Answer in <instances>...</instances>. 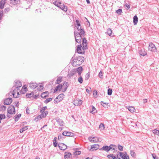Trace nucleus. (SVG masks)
<instances>
[{
    "instance_id": "a18cd8bd",
    "label": "nucleus",
    "mask_w": 159,
    "mask_h": 159,
    "mask_svg": "<svg viewBox=\"0 0 159 159\" xmlns=\"http://www.w3.org/2000/svg\"><path fill=\"white\" fill-rule=\"evenodd\" d=\"M67 82H65L64 83V84L63 85V86L65 87V88L64 89V91H66L67 89Z\"/></svg>"
},
{
    "instance_id": "2eb2a0df",
    "label": "nucleus",
    "mask_w": 159,
    "mask_h": 159,
    "mask_svg": "<svg viewBox=\"0 0 159 159\" xmlns=\"http://www.w3.org/2000/svg\"><path fill=\"white\" fill-rule=\"evenodd\" d=\"M77 27L78 30L79 31L78 33L82 35H84L85 33L84 29L82 28L81 26H78Z\"/></svg>"
},
{
    "instance_id": "20e7f679",
    "label": "nucleus",
    "mask_w": 159,
    "mask_h": 159,
    "mask_svg": "<svg viewBox=\"0 0 159 159\" xmlns=\"http://www.w3.org/2000/svg\"><path fill=\"white\" fill-rule=\"evenodd\" d=\"M74 34L76 42L80 43L81 41L82 37L83 36L80 34L78 33V32H74Z\"/></svg>"
},
{
    "instance_id": "ddd939ff",
    "label": "nucleus",
    "mask_w": 159,
    "mask_h": 159,
    "mask_svg": "<svg viewBox=\"0 0 159 159\" xmlns=\"http://www.w3.org/2000/svg\"><path fill=\"white\" fill-rule=\"evenodd\" d=\"M62 134L64 136L70 137L74 136V134L72 132L67 131H64L63 132Z\"/></svg>"
},
{
    "instance_id": "72a5a7b5",
    "label": "nucleus",
    "mask_w": 159,
    "mask_h": 159,
    "mask_svg": "<svg viewBox=\"0 0 159 159\" xmlns=\"http://www.w3.org/2000/svg\"><path fill=\"white\" fill-rule=\"evenodd\" d=\"M34 95L33 93H27L26 95V97L27 98H30L32 97Z\"/></svg>"
},
{
    "instance_id": "69168bd1",
    "label": "nucleus",
    "mask_w": 159,
    "mask_h": 159,
    "mask_svg": "<svg viewBox=\"0 0 159 159\" xmlns=\"http://www.w3.org/2000/svg\"><path fill=\"white\" fill-rule=\"evenodd\" d=\"M10 9L9 8L7 7L4 9V11L5 13H7V12H8L9 11Z\"/></svg>"
},
{
    "instance_id": "7c9ffc66",
    "label": "nucleus",
    "mask_w": 159,
    "mask_h": 159,
    "mask_svg": "<svg viewBox=\"0 0 159 159\" xmlns=\"http://www.w3.org/2000/svg\"><path fill=\"white\" fill-rule=\"evenodd\" d=\"M101 104L102 105V106L104 107H108V103L107 102H103L101 101Z\"/></svg>"
},
{
    "instance_id": "7ed1b4c3",
    "label": "nucleus",
    "mask_w": 159,
    "mask_h": 159,
    "mask_svg": "<svg viewBox=\"0 0 159 159\" xmlns=\"http://www.w3.org/2000/svg\"><path fill=\"white\" fill-rule=\"evenodd\" d=\"M116 146L115 145H111L109 146H104L102 148L100 149V150H104L107 152H108L110 150H114V152L115 150Z\"/></svg>"
},
{
    "instance_id": "4be33fe9",
    "label": "nucleus",
    "mask_w": 159,
    "mask_h": 159,
    "mask_svg": "<svg viewBox=\"0 0 159 159\" xmlns=\"http://www.w3.org/2000/svg\"><path fill=\"white\" fill-rule=\"evenodd\" d=\"M53 4L56 6H57L58 7H60L61 6V3L59 1H56L54 2Z\"/></svg>"
},
{
    "instance_id": "2f4dec72",
    "label": "nucleus",
    "mask_w": 159,
    "mask_h": 159,
    "mask_svg": "<svg viewBox=\"0 0 159 159\" xmlns=\"http://www.w3.org/2000/svg\"><path fill=\"white\" fill-rule=\"evenodd\" d=\"M28 126H25L20 129V132L22 133L23 131L27 130L28 129Z\"/></svg>"
},
{
    "instance_id": "1a4fd4ad",
    "label": "nucleus",
    "mask_w": 159,
    "mask_h": 159,
    "mask_svg": "<svg viewBox=\"0 0 159 159\" xmlns=\"http://www.w3.org/2000/svg\"><path fill=\"white\" fill-rule=\"evenodd\" d=\"M82 103V101L79 99H75L74 101V104L76 106H79Z\"/></svg>"
},
{
    "instance_id": "bf43d9fd",
    "label": "nucleus",
    "mask_w": 159,
    "mask_h": 159,
    "mask_svg": "<svg viewBox=\"0 0 159 159\" xmlns=\"http://www.w3.org/2000/svg\"><path fill=\"white\" fill-rule=\"evenodd\" d=\"M152 156L154 159H158V158L157 157L156 155L152 154Z\"/></svg>"
},
{
    "instance_id": "6e6d98bb",
    "label": "nucleus",
    "mask_w": 159,
    "mask_h": 159,
    "mask_svg": "<svg viewBox=\"0 0 159 159\" xmlns=\"http://www.w3.org/2000/svg\"><path fill=\"white\" fill-rule=\"evenodd\" d=\"M81 153V152L80 151H75L74 152V154L75 155H79Z\"/></svg>"
},
{
    "instance_id": "412c9836",
    "label": "nucleus",
    "mask_w": 159,
    "mask_h": 159,
    "mask_svg": "<svg viewBox=\"0 0 159 159\" xmlns=\"http://www.w3.org/2000/svg\"><path fill=\"white\" fill-rule=\"evenodd\" d=\"M64 95L63 93L59 94L57 97L58 98V102L61 101L64 97Z\"/></svg>"
},
{
    "instance_id": "393cba45",
    "label": "nucleus",
    "mask_w": 159,
    "mask_h": 159,
    "mask_svg": "<svg viewBox=\"0 0 159 159\" xmlns=\"http://www.w3.org/2000/svg\"><path fill=\"white\" fill-rule=\"evenodd\" d=\"M139 53L141 55L143 56H144L147 54L146 52L144 49L140 50L139 51Z\"/></svg>"
},
{
    "instance_id": "f704fd0d",
    "label": "nucleus",
    "mask_w": 159,
    "mask_h": 159,
    "mask_svg": "<svg viewBox=\"0 0 159 159\" xmlns=\"http://www.w3.org/2000/svg\"><path fill=\"white\" fill-rule=\"evenodd\" d=\"M122 154V152H118L117 153L116 159H120L119 157H121Z\"/></svg>"
},
{
    "instance_id": "aec40b11",
    "label": "nucleus",
    "mask_w": 159,
    "mask_h": 159,
    "mask_svg": "<svg viewBox=\"0 0 159 159\" xmlns=\"http://www.w3.org/2000/svg\"><path fill=\"white\" fill-rule=\"evenodd\" d=\"M56 121L57 123L60 126H63L64 124V122L61 120L60 119H56Z\"/></svg>"
},
{
    "instance_id": "bb28decb",
    "label": "nucleus",
    "mask_w": 159,
    "mask_h": 159,
    "mask_svg": "<svg viewBox=\"0 0 159 159\" xmlns=\"http://www.w3.org/2000/svg\"><path fill=\"white\" fill-rule=\"evenodd\" d=\"M19 2V0H11L10 3L14 5L17 4Z\"/></svg>"
},
{
    "instance_id": "680f3d73",
    "label": "nucleus",
    "mask_w": 159,
    "mask_h": 159,
    "mask_svg": "<svg viewBox=\"0 0 159 159\" xmlns=\"http://www.w3.org/2000/svg\"><path fill=\"white\" fill-rule=\"evenodd\" d=\"M130 154H131V155L132 157H134L135 156V152L133 151H131Z\"/></svg>"
},
{
    "instance_id": "c9c22d12",
    "label": "nucleus",
    "mask_w": 159,
    "mask_h": 159,
    "mask_svg": "<svg viewBox=\"0 0 159 159\" xmlns=\"http://www.w3.org/2000/svg\"><path fill=\"white\" fill-rule=\"evenodd\" d=\"M62 77H60L58 78L57 80L56 81V83L59 84L61 81Z\"/></svg>"
},
{
    "instance_id": "79ce46f5",
    "label": "nucleus",
    "mask_w": 159,
    "mask_h": 159,
    "mask_svg": "<svg viewBox=\"0 0 159 159\" xmlns=\"http://www.w3.org/2000/svg\"><path fill=\"white\" fill-rule=\"evenodd\" d=\"M80 76V77H79V78L78 79V81L80 84H81L82 83L83 81V79H82V77L81 76V75H80V76Z\"/></svg>"
},
{
    "instance_id": "6e6552de",
    "label": "nucleus",
    "mask_w": 159,
    "mask_h": 159,
    "mask_svg": "<svg viewBox=\"0 0 159 159\" xmlns=\"http://www.w3.org/2000/svg\"><path fill=\"white\" fill-rule=\"evenodd\" d=\"M7 111L9 114H14L15 113V107L13 106H11L7 109Z\"/></svg>"
},
{
    "instance_id": "49530a36",
    "label": "nucleus",
    "mask_w": 159,
    "mask_h": 159,
    "mask_svg": "<svg viewBox=\"0 0 159 159\" xmlns=\"http://www.w3.org/2000/svg\"><path fill=\"white\" fill-rule=\"evenodd\" d=\"M62 86L61 84H59L56 87L60 91L61 89Z\"/></svg>"
},
{
    "instance_id": "09e8293b",
    "label": "nucleus",
    "mask_w": 159,
    "mask_h": 159,
    "mask_svg": "<svg viewBox=\"0 0 159 159\" xmlns=\"http://www.w3.org/2000/svg\"><path fill=\"white\" fill-rule=\"evenodd\" d=\"M52 100V98H49L47 99L45 101V103H47L49 102H50Z\"/></svg>"
},
{
    "instance_id": "052dcab7",
    "label": "nucleus",
    "mask_w": 159,
    "mask_h": 159,
    "mask_svg": "<svg viewBox=\"0 0 159 159\" xmlns=\"http://www.w3.org/2000/svg\"><path fill=\"white\" fill-rule=\"evenodd\" d=\"M63 136H64V135H63L62 134V135L60 134V135H59V136H58V139L59 140H60V139H62L63 138Z\"/></svg>"
},
{
    "instance_id": "8fccbe9b",
    "label": "nucleus",
    "mask_w": 159,
    "mask_h": 159,
    "mask_svg": "<svg viewBox=\"0 0 159 159\" xmlns=\"http://www.w3.org/2000/svg\"><path fill=\"white\" fill-rule=\"evenodd\" d=\"M41 115L40 116H41V117L44 118L46 116L45 114V113H44V111H42V112H41Z\"/></svg>"
},
{
    "instance_id": "ea45409f",
    "label": "nucleus",
    "mask_w": 159,
    "mask_h": 159,
    "mask_svg": "<svg viewBox=\"0 0 159 159\" xmlns=\"http://www.w3.org/2000/svg\"><path fill=\"white\" fill-rule=\"evenodd\" d=\"M153 133L155 134L159 135V130L157 129H154L152 131Z\"/></svg>"
},
{
    "instance_id": "39448f33",
    "label": "nucleus",
    "mask_w": 159,
    "mask_h": 159,
    "mask_svg": "<svg viewBox=\"0 0 159 159\" xmlns=\"http://www.w3.org/2000/svg\"><path fill=\"white\" fill-rule=\"evenodd\" d=\"M6 0H1L0 2V9H2L4 7ZM3 12L2 11H0V20L1 19L3 16Z\"/></svg>"
},
{
    "instance_id": "0e129e2a",
    "label": "nucleus",
    "mask_w": 159,
    "mask_h": 159,
    "mask_svg": "<svg viewBox=\"0 0 159 159\" xmlns=\"http://www.w3.org/2000/svg\"><path fill=\"white\" fill-rule=\"evenodd\" d=\"M125 6L126 9L127 10L129 9L130 8V5L127 3L125 4Z\"/></svg>"
},
{
    "instance_id": "473e14b6",
    "label": "nucleus",
    "mask_w": 159,
    "mask_h": 159,
    "mask_svg": "<svg viewBox=\"0 0 159 159\" xmlns=\"http://www.w3.org/2000/svg\"><path fill=\"white\" fill-rule=\"evenodd\" d=\"M92 110L90 111V112L93 114L96 112V110L95 107L93 106H92Z\"/></svg>"
},
{
    "instance_id": "37998d69",
    "label": "nucleus",
    "mask_w": 159,
    "mask_h": 159,
    "mask_svg": "<svg viewBox=\"0 0 159 159\" xmlns=\"http://www.w3.org/2000/svg\"><path fill=\"white\" fill-rule=\"evenodd\" d=\"M87 43H82L83 45V49H87Z\"/></svg>"
},
{
    "instance_id": "0eeeda50",
    "label": "nucleus",
    "mask_w": 159,
    "mask_h": 159,
    "mask_svg": "<svg viewBox=\"0 0 159 159\" xmlns=\"http://www.w3.org/2000/svg\"><path fill=\"white\" fill-rule=\"evenodd\" d=\"M148 49L149 50L152 52H155L156 50V48L154 44L152 43H149Z\"/></svg>"
},
{
    "instance_id": "58836bf2",
    "label": "nucleus",
    "mask_w": 159,
    "mask_h": 159,
    "mask_svg": "<svg viewBox=\"0 0 159 159\" xmlns=\"http://www.w3.org/2000/svg\"><path fill=\"white\" fill-rule=\"evenodd\" d=\"M107 33L109 36H111L112 34V31L111 29L109 28L107 30Z\"/></svg>"
},
{
    "instance_id": "3c124183",
    "label": "nucleus",
    "mask_w": 159,
    "mask_h": 159,
    "mask_svg": "<svg viewBox=\"0 0 159 159\" xmlns=\"http://www.w3.org/2000/svg\"><path fill=\"white\" fill-rule=\"evenodd\" d=\"M118 149L120 151H122L123 150V147L120 145L118 144Z\"/></svg>"
},
{
    "instance_id": "9b49d317",
    "label": "nucleus",
    "mask_w": 159,
    "mask_h": 159,
    "mask_svg": "<svg viewBox=\"0 0 159 159\" xmlns=\"http://www.w3.org/2000/svg\"><path fill=\"white\" fill-rule=\"evenodd\" d=\"M12 100L11 98H8L4 100V103L6 105H9L12 102Z\"/></svg>"
},
{
    "instance_id": "c756f323",
    "label": "nucleus",
    "mask_w": 159,
    "mask_h": 159,
    "mask_svg": "<svg viewBox=\"0 0 159 159\" xmlns=\"http://www.w3.org/2000/svg\"><path fill=\"white\" fill-rule=\"evenodd\" d=\"M99 148V145L98 144H94L91 146L92 149L94 148L95 150L98 149Z\"/></svg>"
},
{
    "instance_id": "f03ea898",
    "label": "nucleus",
    "mask_w": 159,
    "mask_h": 159,
    "mask_svg": "<svg viewBox=\"0 0 159 159\" xmlns=\"http://www.w3.org/2000/svg\"><path fill=\"white\" fill-rule=\"evenodd\" d=\"M22 85L20 81L17 80L15 82V86L13 87L12 88V90H13V91L12 94L13 95V97L15 98H17V96H16V93L15 92V90H16V89L17 90H18L19 88L21 87Z\"/></svg>"
},
{
    "instance_id": "603ef678",
    "label": "nucleus",
    "mask_w": 159,
    "mask_h": 159,
    "mask_svg": "<svg viewBox=\"0 0 159 159\" xmlns=\"http://www.w3.org/2000/svg\"><path fill=\"white\" fill-rule=\"evenodd\" d=\"M107 157L109 159H113V154H110L108 155L107 156Z\"/></svg>"
},
{
    "instance_id": "e433bc0d",
    "label": "nucleus",
    "mask_w": 159,
    "mask_h": 159,
    "mask_svg": "<svg viewBox=\"0 0 159 159\" xmlns=\"http://www.w3.org/2000/svg\"><path fill=\"white\" fill-rule=\"evenodd\" d=\"M104 125L102 123H101L99 127V128L100 129V130H103L104 129Z\"/></svg>"
},
{
    "instance_id": "13d9d810",
    "label": "nucleus",
    "mask_w": 159,
    "mask_h": 159,
    "mask_svg": "<svg viewBox=\"0 0 159 159\" xmlns=\"http://www.w3.org/2000/svg\"><path fill=\"white\" fill-rule=\"evenodd\" d=\"M99 76L100 78L102 79L103 78V75L102 71H100L99 74Z\"/></svg>"
},
{
    "instance_id": "6ab92c4d",
    "label": "nucleus",
    "mask_w": 159,
    "mask_h": 159,
    "mask_svg": "<svg viewBox=\"0 0 159 159\" xmlns=\"http://www.w3.org/2000/svg\"><path fill=\"white\" fill-rule=\"evenodd\" d=\"M121 157L122 159H129V158L128 155H127L126 152L124 153H122Z\"/></svg>"
},
{
    "instance_id": "c85d7f7f",
    "label": "nucleus",
    "mask_w": 159,
    "mask_h": 159,
    "mask_svg": "<svg viewBox=\"0 0 159 159\" xmlns=\"http://www.w3.org/2000/svg\"><path fill=\"white\" fill-rule=\"evenodd\" d=\"M21 114H19L17 115H16L14 117L15 120L16 121H17L21 117Z\"/></svg>"
},
{
    "instance_id": "864d4df0",
    "label": "nucleus",
    "mask_w": 159,
    "mask_h": 159,
    "mask_svg": "<svg viewBox=\"0 0 159 159\" xmlns=\"http://www.w3.org/2000/svg\"><path fill=\"white\" fill-rule=\"evenodd\" d=\"M90 77V74H89L88 73L86 74L85 76V79L86 80H88Z\"/></svg>"
},
{
    "instance_id": "5fc2aeb1",
    "label": "nucleus",
    "mask_w": 159,
    "mask_h": 159,
    "mask_svg": "<svg viewBox=\"0 0 159 159\" xmlns=\"http://www.w3.org/2000/svg\"><path fill=\"white\" fill-rule=\"evenodd\" d=\"M47 109V107L45 106L43 107L40 110V112H42V111H44Z\"/></svg>"
},
{
    "instance_id": "a19ab883",
    "label": "nucleus",
    "mask_w": 159,
    "mask_h": 159,
    "mask_svg": "<svg viewBox=\"0 0 159 159\" xmlns=\"http://www.w3.org/2000/svg\"><path fill=\"white\" fill-rule=\"evenodd\" d=\"M42 117H41V116L40 115H39V116H37L35 118L34 120L36 121H38V120H41L42 119Z\"/></svg>"
},
{
    "instance_id": "4d7b16f0",
    "label": "nucleus",
    "mask_w": 159,
    "mask_h": 159,
    "mask_svg": "<svg viewBox=\"0 0 159 159\" xmlns=\"http://www.w3.org/2000/svg\"><path fill=\"white\" fill-rule=\"evenodd\" d=\"M43 86L40 85L39 87L38 88V90L39 91H40L43 89Z\"/></svg>"
},
{
    "instance_id": "f257e3e1",
    "label": "nucleus",
    "mask_w": 159,
    "mask_h": 159,
    "mask_svg": "<svg viewBox=\"0 0 159 159\" xmlns=\"http://www.w3.org/2000/svg\"><path fill=\"white\" fill-rule=\"evenodd\" d=\"M84 61V58L83 57H76L73 59L72 64L73 66H76L81 65Z\"/></svg>"
},
{
    "instance_id": "4c0bfd02",
    "label": "nucleus",
    "mask_w": 159,
    "mask_h": 159,
    "mask_svg": "<svg viewBox=\"0 0 159 159\" xmlns=\"http://www.w3.org/2000/svg\"><path fill=\"white\" fill-rule=\"evenodd\" d=\"M75 26L76 27L81 26V25L80 23V21L78 20H76V21H75Z\"/></svg>"
},
{
    "instance_id": "dca6fc26",
    "label": "nucleus",
    "mask_w": 159,
    "mask_h": 159,
    "mask_svg": "<svg viewBox=\"0 0 159 159\" xmlns=\"http://www.w3.org/2000/svg\"><path fill=\"white\" fill-rule=\"evenodd\" d=\"M60 149L64 150L67 148V146L64 143H61L58 145Z\"/></svg>"
},
{
    "instance_id": "338daca9",
    "label": "nucleus",
    "mask_w": 159,
    "mask_h": 159,
    "mask_svg": "<svg viewBox=\"0 0 159 159\" xmlns=\"http://www.w3.org/2000/svg\"><path fill=\"white\" fill-rule=\"evenodd\" d=\"M97 92L96 90H94L93 92V94L94 96H95L97 95Z\"/></svg>"
},
{
    "instance_id": "5701e85b",
    "label": "nucleus",
    "mask_w": 159,
    "mask_h": 159,
    "mask_svg": "<svg viewBox=\"0 0 159 159\" xmlns=\"http://www.w3.org/2000/svg\"><path fill=\"white\" fill-rule=\"evenodd\" d=\"M59 8L64 11H66L67 10V7L66 6L64 5H61V6H60Z\"/></svg>"
},
{
    "instance_id": "f3484780",
    "label": "nucleus",
    "mask_w": 159,
    "mask_h": 159,
    "mask_svg": "<svg viewBox=\"0 0 159 159\" xmlns=\"http://www.w3.org/2000/svg\"><path fill=\"white\" fill-rule=\"evenodd\" d=\"M76 73L75 71V69H73L70 71L68 75L70 77L71 76H72L74 75H75L76 74Z\"/></svg>"
},
{
    "instance_id": "cd10ccee",
    "label": "nucleus",
    "mask_w": 159,
    "mask_h": 159,
    "mask_svg": "<svg viewBox=\"0 0 159 159\" xmlns=\"http://www.w3.org/2000/svg\"><path fill=\"white\" fill-rule=\"evenodd\" d=\"M138 21V18L136 16H135L133 18V22L134 25H136Z\"/></svg>"
},
{
    "instance_id": "a878e982",
    "label": "nucleus",
    "mask_w": 159,
    "mask_h": 159,
    "mask_svg": "<svg viewBox=\"0 0 159 159\" xmlns=\"http://www.w3.org/2000/svg\"><path fill=\"white\" fill-rule=\"evenodd\" d=\"M48 92L47 91H46L43 93L41 94V97L43 98H45L47 96H48Z\"/></svg>"
},
{
    "instance_id": "a211bd4d",
    "label": "nucleus",
    "mask_w": 159,
    "mask_h": 159,
    "mask_svg": "<svg viewBox=\"0 0 159 159\" xmlns=\"http://www.w3.org/2000/svg\"><path fill=\"white\" fill-rule=\"evenodd\" d=\"M72 157V154L70 152H68L64 155L65 159H70V158Z\"/></svg>"
},
{
    "instance_id": "423d86ee",
    "label": "nucleus",
    "mask_w": 159,
    "mask_h": 159,
    "mask_svg": "<svg viewBox=\"0 0 159 159\" xmlns=\"http://www.w3.org/2000/svg\"><path fill=\"white\" fill-rule=\"evenodd\" d=\"M84 49H83L81 44L78 45L77 48V52L78 53L83 54L84 53Z\"/></svg>"
},
{
    "instance_id": "9d476101",
    "label": "nucleus",
    "mask_w": 159,
    "mask_h": 159,
    "mask_svg": "<svg viewBox=\"0 0 159 159\" xmlns=\"http://www.w3.org/2000/svg\"><path fill=\"white\" fill-rule=\"evenodd\" d=\"M75 70L76 73H77L79 76H80L83 69L81 66L78 67L76 69H75Z\"/></svg>"
},
{
    "instance_id": "f8f14e48",
    "label": "nucleus",
    "mask_w": 159,
    "mask_h": 159,
    "mask_svg": "<svg viewBox=\"0 0 159 159\" xmlns=\"http://www.w3.org/2000/svg\"><path fill=\"white\" fill-rule=\"evenodd\" d=\"M89 139L90 142L92 143H96L99 141L98 138L95 137H89Z\"/></svg>"
},
{
    "instance_id": "e2e57ef3",
    "label": "nucleus",
    "mask_w": 159,
    "mask_h": 159,
    "mask_svg": "<svg viewBox=\"0 0 159 159\" xmlns=\"http://www.w3.org/2000/svg\"><path fill=\"white\" fill-rule=\"evenodd\" d=\"M5 117V115H0V119L2 120L3 119H4Z\"/></svg>"
},
{
    "instance_id": "4468645a",
    "label": "nucleus",
    "mask_w": 159,
    "mask_h": 159,
    "mask_svg": "<svg viewBox=\"0 0 159 159\" xmlns=\"http://www.w3.org/2000/svg\"><path fill=\"white\" fill-rule=\"evenodd\" d=\"M29 86L31 89H34L38 86V85L36 83L31 82L29 84Z\"/></svg>"
},
{
    "instance_id": "774afa93",
    "label": "nucleus",
    "mask_w": 159,
    "mask_h": 159,
    "mask_svg": "<svg viewBox=\"0 0 159 159\" xmlns=\"http://www.w3.org/2000/svg\"><path fill=\"white\" fill-rule=\"evenodd\" d=\"M54 103H57L58 102V98H57V97L54 100Z\"/></svg>"
},
{
    "instance_id": "de8ad7c7",
    "label": "nucleus",
    "mask_w": 159,
    "mask_h": 159,
    "mask_svg": "<svg viewBox=\"0 0 159 159\" xmlns=\"http://www.w3.org/2000/svg\"><path fill=\"white\" fill-rule=\"evenodd\" d=\"M122 12V10L121 9H119L118 10L116 11V12L118 14H120Z\"/></svg>"
},
{
    "instance_id": "c03bdc74",
    "label": "nucleus",
    "mask_w": 159,
    "mask_h": 159,
    "mask_svg": "<svg viewBox=\"0 0 159 159\" xmlns=\"http://www.w3.org/2000/svg\"><path fill=\"white\" fill-rule=\"evenodd\" d=\"M112 90L111 89H109L107 91V94L108 95H111L112 94Z\"/></svg>"
},
{
    "instance_id": "b1692460",
    "label": "nucleus",
    "mask_w": 159,
    "mask_h": 159,
    "mask_svg": "<svg viewBox=\"0 0 159 159\" xmlns=\"http://www.w3.org/2000/svg\"><path fill=\"white\" fill-rule=\"evenodd\" d=\"M128 110L131 113L135 112V108L132 106H129L128 107Z\"/></svg>"
}]
</instances>
